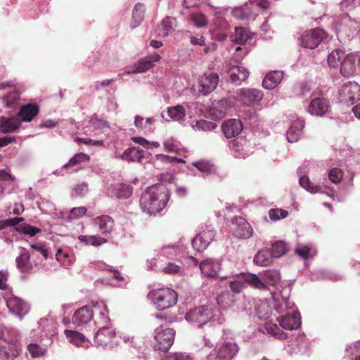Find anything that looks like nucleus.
<instances>
[{
  "mask_svg": "<svg viewBox=\"0 0 360 360\" xmlns=\"http://www.w3.org/2000/svg\"><path fill=\"white\" fill-rule=\"evenodd\" d=\"M20 345H0V360H14L19 354Z\"/></svg>",
  "mask_w": 360,
  "mask_h": 360,
  "instance_id": "obj_43",
  "label": "nucleus"
},
{
  "mask_svg": "<svg viewBox=\"0 0 360 360\" xmlns=\"http://www.w3.org/2000/svg\"><path fill=\"white\" fill-rule=\"evenodd\" d=\"M78 240L85 245H92L94 247H98L107 242L106 239L96 236L82 235L78 237Z\"/></svg>",
  "mask_w": 360,
  "mask_h": 360,
  "instance_id": "obj_56",
  "label": "nucleus"
},
{
  "mask_svg": "<svg viewBox=\"0 0 360 360\" xmlns=\"http://www.w3.org/2000/svg\"><path fill=\"white\" fill-rule=\"evenodd\" d=\"M272 314L271 307L266 302H262L256 307V315L259 319L266 320Z\"/></svg>",
  "mask_w": 360,
  "mask_h": 360,
  "instance_id": "obj_60",
  "label": "nucleus"
},
{
  "mask_svg": "<svg viewBox=\"0 0 360 360\" xmlns=\"http://www.w3.org/2000/svg\"><path fill=\"white\" fill-rule=\"evenodd\" d=\"M304 122L301 118L292 121L290 128L286 131V138L289 142L297 141L302 134Z\"/></svg>",
  "mask_w": 360,
  "mask_h": 360,
  "instance_id": "obj_32",
  "label": "nucleus"
},
{
  "mask_svg": "<svg viewBox=\"0 0 360 360\" xmlns=\"http://www.w3.org/2000/svg\"><path fill=\"white\" fill-rule=\"evenodd\" d=\"M342 278V276L334 272L320 269L311 274V279L312 281L330 279L332 281H339Z\"/></svg>",
  "mask_w": 360,
  "mask_h": 360,
  "instance_id": "obj_52",
  "label": "nucleus"
},
{
  "mask_svg": "<svg viewBox=\"0 0 360 360\" xmlns=\"http://www.w3.org/2000/svg\"><path fill=\"white\" fill-rule=\"evenodd\" d=\"M216 312L211 305H201L190 309L185 314V319L197 328H202L210 321L221 324L224 318L221 316L217 317Z\"/></svg>",
  "mask_w": 360,
  "mask_h": 360,
  "instance_id": "obj_4",
  "label": "nucleus"
},
{
  "mask_svg": "<svg viewBox=\"0 0 360 360\" xmlns=\"http://www.w3.org/2000/svg\"><path fill=\"white\" fill-rule=\"evenodd\" d=\"M189 20L191 21L198 28L204 27L207 25L206 17L202 13H191L189 15Z\"/></svg>",
  "mask_w": 360,
  "mask_h": 360,
  "instance_id": "obj_63",
  "label": "nucleus"
},
{
  "mask_svg": "<svg viewBox=\"0 0 360 360\" xmlns=\"http://www.w3.org/2000/svg\"><path fill=\"white\" fill-rule=\"evenodd\" d=\"M238 352L236 343L224 342L217 346L206 358L207 360H233Z\"/></svg>",
  "mask_w": 360,
  "mask_h": 360,
  "instance_id": "obj_10",
  "label": "nucleus"
},
{
  "mask_svg": "<svg viewBox=\"0 0 360 360\" xmlns=\"http://www.w3.org/2000/svg\"><path fill=\"white\" fill-rule=\"evenodd\" d=\"M132 192V187L123 183L111 185L108 191L109 195L122 199L129 198L131 195Z\"/></svg>",
  "mask_w": 360,
  "mask_h": 360,
  "instance_id": "obj_33",
  "label": "nucleus"
},
{
  "mask_svg": "<svg viewBox=\"0 0 360 360\" xmlns=\"http://www.w3.org/2000/svg\"><path fill=\"white\" fill-rule=\"evenodd\" d=\"M182 253L183 248L177 244L165 245L159 252L160 256L166 257L167 260L179 258Z\"/></svg>",
  "mask_w": 360,
  "mask_h": 360,
  "instance_id": "obj_41",
  "label": "nucleus"
},
{
  "mask_svg": "<svg viewBox=\"0 0 360 360\" xmlns=\"http://www.w3.org/2000/svg\"><path fill=\"white\" fill-rule=\"evenodd\" d=\"M285 349L290 354H304L309 350V343L304 334L299 333L288 341Z\"/></svg>",
  "mask_w": 360,
  "mask_h": 360,
  "instance_id": "obj_18",
  "label": "nucleus"
},
{
  "mask_svg": "<svg viewBox=\"0 0 360 360\" xmlns=\"http://www.w3.org/2000/svg\"><path fill=\"white\" fill-rule=\"evenodd\" d=\"M252 38L251 32L246 28L241 27H235V34L232 41L238 44H245Z\"/></svg>",
  "mask_w": 360,
  "mask_h": 360,
  "instance_id": "obj_51",
  "label": "nucleus"
},
{
  "mask_svg": "<svg viewBox=\"0 0 360 360\" xmlns=\"http://www.w3.org/2000/svg\"><path fill=\"white\" fill-rule=\"evenodd\" d=\"M115 335V329L112 326H101L94 335V342L98 347L112 348V339Z\"/></svg>",
  "mask_w": 360,
  "mask_h": 360,
  "instance_id": "obj_17",
  "label": "nucleus"
},
{
  "mask_svg": "<svg viewBox=\"0 0 360 360\" xmlns=\"http://www.w3.org/2000/svg\"><path fill=\"white\" fill-rule=\"evenodd\" d=\"M272 295L274 300V309L278 314L285 312L292 307V303L288 297L276 292H272Z\"/></svg>",
  "mask_w": 360,
  "mask_h": 360,
  "instance_id": "obj_42",
  "label": "nucleus"
},
{
  "mask_svg": "<svg viewBox=\"0 0 360 360\" xmlns=\"http://www.w3.org/2000/svg\"><path fill=\"white\" fill-rule=\"evenodd\" d=\"M155 308L160 311L170 308L176 304L178 296L176 292L168 288L158 289L149 292Z\"/></svg>",
  "mask_w": 360,
  "mask_h": 360,
  "instance_id": "obj_7",
  "label": "nucleus"
},
{
  "mask_svg": "<svg viewBox=\"0 0 360 360\" xmlns=\"http://www.w3.org/2000/svg\"><path fill=\"white\" fill-rule=\"evenodd\" d=\"M219 75L217 73H206L199 82V91L207 96L213 91L219 83Z\"/></svg>",
  "mask_w": 360,
  "mask_h": 360,
  "instance_id": "obj_23",
  "label": "nucleus"
},
{
  "mask_svg": "<svg viewBox=\"0 0 360 360\" xmlns=\"http://www.w3.org/2000/svg\"><path fill=\"white\" fill-rule=\"evenodd\" d=\"M340 41H350L359 32V22L347 13H344L340 19H338L333 25Z\"/></svg>",
  "mask_w": 360,
  "mask_h": 360,
  "instance_id": "obj_6",
  "label": "nucleus"
},
{
  "mask_svg": "<svg viewBox=\"0 0 360 360\" xmlns=\"http://www.w3.org/2000/svg\"><path fill=\"white\" fill-rule=\"evenodd\" d=\"M15 232H18L21 235H26L30 237H33L36 236L37 233L41 232V230L39 228L31 226L25 223L20 224L19 226L15 228Z\"/></svg>",
  "mask_w": 360,
  "mask_h": 360,
  "instance_id": "obj_55",
  "label": "nucleus"
},
{
  "mask_svg": "<svg viewBox=\"0 0 360 360\" xmlns=\"http://www.w3.org/2000/svg\"><path fill=\"white\" fill-rule=\"evenodd\" d=\"M146 6L141 3H137L132 11V22L131 27L136 28L138 27L144 18Z\"/></svg>",
  "mask_w": 360,
  "mask_h": 360,
  "instance_id": "obj_49",
  "label": "nucleus"
},
{
  "mask_svg": "<svg viewBox=\"0 0 360 360\" xmlns=\"http://www.w3.org/2000/svg\"><path fill=\"white\" fill-rule=\"evenodd\" d=\"M193 165L200 172L205 174L212 173L214 169V165L208 160L196 161L193 162Z\"/></svg>",
  "mask_w": 360,
  "mask_h": 360,
  "instance_id": "obj_62",
  "label": "nucleus"
},
{
  "mask_svg": "<svg viewBox=\"0 0 360 360\" xmlns=\"http://www.w3.org/2000/svg\"><path fill=\"white\" fill-rule=\"evenodd\" d=\"M236 101L237 99L236 98V94L233 96H229L217 101L218 108H221V110H219L221 112H219L218 117H224L226 110L233 108Z\"/></svg>",
  "mask_w": 360,
  "mask_h": 360,
  "instance_id": "obj_53",
  "label": "nucleus"
},
{
  "mask_svg": "<svg viewBox=\"0 0 360 360\" xmlns=\"http://www.w3.org/2000/svg\"><path fill=\"white\" fill-rule=\"evenodd\" d=\"M221 129L224 136L227 139H230L236 136L241 132L243 124L238 120L230 119L222 124Z\"/></svg>",
  "mask_w": 360,
  "mask_h": 360,
  "instance_id": "obj_28",
  "label": "nucleus"
},
{
  "mask_svg": "<svg viewBox=\"0 0 360 360\" xmlns=\"http://www.w3.org/2000/svg\"><path fill=\"white\" fill-rule=\"evenodd\" d=\"M273 260L272 254L268 250H262L257 252L254 257V263L257 266H266Z\"/></svg>",
  "mask_w": 360,
  "mask_h": 360,
  "instance_id": "obj_50",
  "label": "nucleus"
},
{
  "mask_svg": "<svg viewBox=\"0 0 360 360\" xmlns=\"http://www.w3.org/2000/svg\"><path fill=\"white\" fill-rule=\"evenodd\" d=\"M93 309L94 318L92 321L95 326L98 328L101 326H111L108 310L105 302H93Z\"/></svg>",
  "mask_w": 360,
  "mask_h": 360,
  "instance_id": "obj_16",
  "label": "nucleus"
},
{
  "mask_svg": "<svg viewBox=\"0 0 360 360\" xmlns=\"http://www.w3.org/2000/svg\"><path fill=\"white\" fill-rule=\"evenodd\" d=\"M221 264L218 260L207 259L200 262V268L202 274L207 277L217 276L219 272Z\"/></svg>",
  "mask_w": 360,
  "mask_h": 360,
  "instance_id": "obj_34",
  "label": "nucleus"
},
{
  "mask_svg": "<svg viewBox=\"0 0 360 360\" xmlns=\"http://www.w3.org/2000/svg\"><path fill=\"white\" fill-rule=\"evenodd\" d=\"M39 112V106L35 103H28L20 107L17 117L22 122H31Z\"/></svg>",
  "mask_w": 360,
  "mask_h": 360,
  "instance_id": "obj_30",
  "label": "nucleus"
},
{
  "mask_svg": "<svg viewBox=\"0 0 360 360\" xmlns=\"http://www.w3.org/2000/svg\"><path fill=\"white\" fill-rule=\"evenodd\" d=\"M288 250V245L283 241H276L272 244L270 252L273 257H280L285 255Z\"/></svg>",
  "mask_w": 360,
  "mask_h": 360,
  "instance_id": "obj_59",
  "label": "nucleus"
},
{
  "mask_svg": "<svg viewBox=\"0 0 360 360\" xmlns=\"http://www.w3.org/2000/svg\"><path fill=\"white\" fill-rule=\"evenodd\" d=\"M64 333L67 338L69 340L70 342L77 347H86L89 346V342L86 340V337L79 332L72 330H65Z\"/></svg>",
  "mask_w": 360,
  "mask_h": 360,
  "instance_id": "obj_45",
  "label": "nucleus"
},
{
  "mask_svg": "<svg viewBox=\"0 0 360 360\" xmlns=\"http://www.w3.org/2000/svg\"><path fill=\"white\" fill-rule=\"evenodd\" d=\"M215 238L214 229H205L197 234L192 240V246L198 252L204 251Z\"/></svg>",
  "mask_w": 360,
  "mask_h": 360,
  "instance_id": "obj_19",
  "label": "nucleus"
},
{
  "mask_svg": "<svg viewBox=\"0 0 360 360\" xmlns=\"http://www.w3.org/2000/svg\"><path fill=\"white\" fill-rule=\"evenodd\" d=\"M295 252L303 259L314 257L317 254L316 246L313 243H298Z\"/></svg>",
  "mask_w": 360,
  "mask_h": 360,
  "instance_id": "obj_44",
  "label": "nucleus"
},
{
  "mask_svg": "<svg viewBox=\"0 0 360 360\" xmlns=\"http://www.w3.org/2000/svg\"><path fill=\"white\" fill-rule=\"evenodd\" d=\"M236 299L233 293L229 290L221 292L217 297L218 305L222 309L227 310L231 308L235 303Z\"/></svg>",
  "mask_w": 360,
  "mask_h": 360,
  "instance_id": "obj_46",
  "label": "nucleus"
},
{
  "mask_svg": "<svg viewBox=\"0 0 360 360\" xmlns=\"http://www.w3.org/2000/svg\"><path fill=\"white\" fill-rule=\"evenodd\" d=\"M8 276V271H0V290H4L2 295L10 312L22 319L30 311V305L13 294L11 288L7 284Z\"/></svg>",
  "mask_w": 360,
  "mask_h": 360,
  "instance_id": "obj_2",
  "label": "nucleus"
},
{
  "mask_svg": "<svg viewBox=\"0 0 360 360\" xmlns=\"http://www.w3.org/2000/svg\"><path fill=\"white\" fill-rule=\"evenodd\" d=\"M20 334L18 330L12 327L0 325V339L6 345H20Z\"/></svg>",
  "mask_w": 360,
  "mask_h": 360,
  "instance_id": "obj_26",
  "label": "nucleus"
},
{
  "mask_svg": "<svg viewBox=\"0 0 360 360\" xmlns=\"http://www.w3.org/2000/svg\"><path fill=\"white\" fill-rule=\"evenodd\" d=\"M243 279L252 287L259 290H266L269 286H276L281 280V275L278 270L268 269L255 274H245L243 275Z\"/></svg>",
  "mask_w": 360,
  "mask_h": 360,
  "instance_id": "obj_5",
  "label": "nucleus"
},
{
  "mask_svg": "<svg viewBox=\"0 0 360 360\" xmlns=\"http://www.w3.org/2000/svg\"><path fill=\"white\" fill-rule=\"evenodd\" d=\"M304 169L299 168L297 170V174L300 176L299 178V184L301 187L305 189L307 191L315 194L318 193H321V188L319 186L314 185L309 179V176L304 174Z\"/></svg>",
  "mask_w": 360,
  "mask_h": 360,
  "instance_id": "obj_40",
  "label": "nucleus"
},
{
  "mask_svg": "<svg viewBox=\"0 0 360 360\" xmlns=\"http://www.w3.org/2000/svg\"><path fill=\"white\" fill-rule=\"evenodd\" d=\"M94 224L99 231L105 236H109L114 231V219L108 215H101L94 219Z\"/></svg>",
  "mask_w": 360,
  "mask_h": 360,
  "instance_id": "obj_31",
  "label": "nucleus"
},
{
  "mask_svg": "<svg viewBox=\"0 0 360 360\" xmlns=\"http://www.w3.org/2000/svg\"><path fill=\"white\" fill-rule=\"evenodd\" d=\"M327 37V33L321 28L317 27L306 31L300 37L301 45L305 48L314 49Z\"/></svg>",
  "mask_w": 360,
  "mask_h": 360,
  "instance_id": "obj_12",
  "label": "nucleus"
},
{
  "mask_svg": "<svg viewBox=\"0 0 360 360\" xmlns=\"http://www.w3.org/2000/svg\"><path fill=\"white\" fill-rule=\"evenodd\" d=\"M300 94L309 101L305 104L307 111L314 116L323 117L330 109L329 101L319 91H312L308 84L300 86Z\"/></svg>",
  "mask_w": 360,
  "mask_h": 360,
  "instance_id": "obj_3",
  "label": "nucleus"
},
{
  "mask_svg": "<svg viewBox=\"0 0 360 360\" xmlns=\"http://www.w3.org/2000/svg\"><path fill=\"white\" fill-rule=\"evenodd\" d=\"M263 97V92L257 89L243 88L236 91L237 101L248 107L259 104Z\"/></svg>",
  "mask_w": 360,
  "mask_h": 360,
  "instance_id": "obj_11",
  "label": "nucleus"
},
{
  "mask_svg": "<svg viewBox=\"0 0 360 360\" xmlns=\"http://www.w3.org/2000/svg\"><path fill=\"white\" fill-rule=\"evenodd\" d=\"M346 352L349 355L351 360H360V340L348 345Z\"/></svg>",
  "mask_w": 360,
  "mask_h": 360,
  "instance_id": "obj_64",
  "label": "nucleus"
},
{
  "mask_svg": "<svg viewBox=\"0 0 360 360\" xmlns=\"http://www.w3.org/2000/svg\"><path fill=\"white\" fill-rule=\"evenodd\" d=\"M227 71L231 82L237 84H240L249 76L248 70L239 65H233L227 68Z\"/></svg>",
  "mask_w": 360,
  "mask_h": 360,
  "instance_id": "obj_37",
  "label": "nucleus"
},
{
  "mask_svg": "<svg viewBox=\"0 0 360 360\" xmlns=\"http://www.w3.org/2000/svg\"><path fill=\"white\" fill-rule=\"evenodd\" d=\"M161 271L169 275L181 276L184 273L183 262L181 258H176L174 261L168 260L165 265L161 266Z\"/></svg>",
  "mask_w": 360,
  "mask_h": 360,
  "instance_id": "obj_35",
  "label": "nucleus"
},
{
  "mask_svg": "<svg viewBox=\"0 0 360 360\" xmlns=\"http://www.w3.org/2000/svg\"><path fill=\"white\" fill-rule=\"evenodd\" d=\"M160 56L158 53H154L138 60L134 64V68H127L122 73H119L118 77H122L124 75H132L136 73L145 72L152 68L154 65V63L159 61Z\"/></svg>",
  "mask_w": 360,
  "mask_h": 360,
  "instance_id": "obj_14",
  "label": "nucleus"
},
{
  "mask_svg": "<svg viewBox=\"0 0 360 360\" xmlns=\"http://www.w3.org/2000/svg\"><path fill=\"white\" fill-rule=\"evenodd\" d=\"M283 77V71H272L267 73L262 81V86L266 89H274L281 82Z\"/></svg>",
  "mask_w": 360,
  "mask_h": 360,
  "instance_id": "obj_39",
  "label": "nucleus"
},
{
  "mask_svg": "<svg viewBox=\"0 0 360 360\" xmlns=\"http://www.w3.org/2000/svg\"><path fill=\"white\" fill-rule=\"evenodd\" d=\"M230 229L233 236L240 240L250 238L253 233L251 225L246 219L241 217L233 218Z\"/></svg>",
  "mask_w": 360,
  "mask_h": 360,
  "instance_id": "obj_13",
  "label": "nucleus"
},
{
  "mask_svg": "<svg viewBox=\"0 0 360 360\" xmlns=\"http://www.w3.org/2000/svg\"><path fill=\"white\" fill-rule=\"evenodd\" d=\"M265 331L270 335L274 336L279 340H284L287 338L286 334L281 330L278 326L270 322H267L264 325Z\"/></svg>",
  "mask_w": 360,
  "mask_h": 360,
  "instance_id": "obj_57",
  "label": "nucleus"
},
{
  "mask_svg": "<svg viewBox=\"0 0 360 360\" xmlns=\"http://www.w3.org/2000/svg\"><path fill=\"white\" fill-rule=\"evenodd\" d=\"M229 148L237 158H245L253 153L252 143L244 138H238L229 142Z\"/></svg>",
  "mask_w": 360,
  "mask_h": 360,
  "instance_id": "obj_15",
  "label": "nucleus"
},
{
  "mask_svg": "<svg viewBox=\"0 0 360 360\" xmlns=\"http://www.w3.org/2000/svg\"><path fill=\"white\" fill-rule=\"evenodd\" d=\"M280 326L285 330H295L301 326V316L297 311H292L283 316L276 317Z\"/></svg>",
  "mask_w": 360,
  "mask_h": 360,
  "instance_id": "obj_22",
  "label": "nucleus"
},
{
  "mask_svg": "<svg viewBox=\"0 0 360 360\" xmlns=\"http://www.w3.org/2000/svg\"><path fill=\"white\" fill-rule=\"evenodd\" d=\"M20 120L17 116L0 117V131L4 134L12 133L20 127Z\"/></svg>",
  "mask_w": 360,
  "mask_h": 360,
  "instance_id": "obj_29",
  "label": "nucleus"
},
{
  "mask_svg": "<svg viewBox=\"0 0 360 360\" xmlns=\"http://www.w3.org/2000/svg\"><path fill=\"white\" fill-rule=\"evenodd\" d=\"M20 254L15 259L17 267L21 272H27L32 268L30 262V253L22 247L20 248Z\"/></svg>",
  "mask_w": 360,
  "mask_h": 360,
  "instance_id": "obj_38",
  "label": "nucleus"
},
{
  "mask_svg": "<svg viewBox=\"0 0 360 360\" xmlns=\"http://www.w3.org/2000/svg\"><path fill=\"white\" fill-rule=\"evenodd\" d=\"M11 89L9 92L3 96V102L8 108H14L20 99V91L17 90L11 82L0 83V89Z\"/></svg>",
  "mask_w": 360,
  "mask_h": 360,
  "instance_id": "obj_25",
  "label": "nucleus"
},
{
  "mask_svg": "<svg viewBox=\"0 0 360 360\" xmlns=\"http://www.w3.org/2000/svg\"><path fill=\"white\" fill-rule=\"evenodd\" d=\"M213 13V24L219 32H228L230 30V25L228 21L224 18L225 14L229 8L226 7H214L210 6Z\"/></svg>",
  "mask_w": 360,
  "mask_h": 360,
  "instance_id": "obj_24",
  "label": "nucleus"
},
{
  "mask_svg": "<svg viewBox=\"0 0 360 360\" xmlns=\"http://www.w3.org/2000/svg\"><path fill=\"white\" fill-rule=\"evenodd\" d=\"M144 151L136 147H131L126 149L124 152L120 153V152L115 153V157L120 158L122 160L127 162H141L143 158Z\"/></svg>",
  "mask_w": 360,
  "mask_h": 360,
  "instance_id": "obj_27",
  "label": "nucleus"
},
{
  "mask_svg": "<svg viewBox=\"0 0 360 360\" xmlns=\"http://www.w3.org/2000/svg\"><path fill=\"white\" fill-rule=\"evenodd\" d=\"M186 106L187 105H176L167 108V115L173 121H184L186 117Z\"/></svg>",
  "mask_w": 360,
  "mask_h": 360,
  "instance_id": "obj_47",
  "label": "nucleus"
},
{
  "mask_svg": "<svg viewBox=\"0 0 360 360\" xmlns=\"http://www.w3.org/2000/svg\"><path fill=\"white\" fill-rule=\"evenodd\" d=\"M29 354L33 359L44 358L47 355L48 348L46 345L30 343L27 347Z\"/></svg>",
  "mask_w": 360,
  "mask_h": 360,
  "instance_id": "obj_48",
  "label": "nucleus"
},
{
  "mask_svg": "<svg viewBox=\"0 0 360 360\" xmlns=\"http://www.w3.org/2000/svg\"><path fill=\"white\" fill-rule=\"evenodd\" d=\"M217 126V124L214 122L205 120H200L196 121L195 124L192 125V127L195 131L206 132L215 129Z\"/></svg>",
  "mask_w": 360,
  "mask_h": 360,
  "instance_id": "obj_58",
  "label": "nucleus"
},
{
  "mask_svg": "<svg viewBox=\"0 0 360 360\" xmlns=\"http://www.w3.org/2000/svg\"><path fill=\"white\" fill-rule=\"evenodd\" d=\"M176 26V21L174 18L166 17L157 26L155 32L158 36L165 37L174 31Z\"/></svg>",
  "mask_w": 360,
  "mask_h": 360,
  "instance_id": "obj_36",
  "label": "nucleus"
},
{
  "mask_svg": "<svg viewBox=\"0 0 360 360\" xmlns=\"http://www.w3.org/2000/svg\"><path fill=\"white\" fill-rule=\"evenodd\" d=\"M340 102L352 105L360 100V85L356 82L342 84L338 91Z\"/></svg>",
  "mask_w": 360,
  "mask_h": 360,
  "instance_id": "obj_9",
  "label": "nucleus"
},
{
  "mask_svg": "<svg viewBox=\"0 0 360 360\" xmlns=\"http://www.w3.org/2000/svg\"><path fill=\"white\" fill-rule=\"evenodd\" d=\"M94 318L93 303L78 309L73 315L72 323L76 327H83L90 323Z\"/></svg>",
  "mask_w": 360,
  "mask_h": 360,
  "instance_id": "obj_20",
  "label": "nucleus"
},
{
  "mask_svg": "<svg viewBox=\"0 0 360 360\" xmlns=\"http://www.w3.org/2000/svg\"><path fill=\"white\" fill-rule=\"evenodd\" d=\"M345 52L340 49H335L328 56V64L330 68H338L343 60Z\"/></svg>",
  "mask_w": 360,
  "mask_h": 360,
  "instance_id": "obj_54",
  "label": "nucleus"
},
{
  "mask_svg": "<svg viewBox=\"0 0 360 360\" xmlns=\"http://www.w3.org/2000/svg\"><path fill=\"white\" fill-rule=\"evenodd\" d=\"M175 330L160 326L154 332V348L162 352L167 351L174 343Z\"/></svg>",
  "mask_w": 360,
  "mask_h": 360,
  "instance_id": "obj_8",
  "label": "nucleus"
},
{
  "mask_svg": "<svg viewBox=\"0 0 360 360\" xmlns=\"http://www.w3.org/2000/svg\"><path fill=\"white\" fill-rule=\"evenodd\" d=\"M89 158L87 155L83 153L75 154L68 163L63 165L64 168L72 167L75 166L79 167L80 163L87 162Z\"/></svg>",
  "mask_w": 360,
  "mask_h": 360,
  "instance_id": "obj_61",
  "label": "nucleus"
},
{
  "mask_svg": "<svg viewBox=\"0 0 360 360\" xmlns=\"http://www.w3.org/2000/svg\"><path fill=\"white\" fill-rule=\"evenodd\" d=\"M358 60L357 53L345 54L340 66L341 75L345 77L353 75L358 68Z\"/></svg>",
  "mask_w": 360,
  "mask_h": 360,
  "instance_id": "obj_21",
  "label": "nucleus"
},
{
  "mask_svg": "<svg viewBox=\"0 0 360 360\" xmlns=\"http://www.w3.org/2000/svg\"><path fill=\"white\" fill-rule=\"evenodd\" d=\"M169 193L165 185L155 184L148 187L140 198V207L143 212L155 215L167 205Z\"/></svg>",
  "mask_w": 360,
  "mask_h": 360,
  "instance_id": "obj_1",
  "label": "nucleus"
}]
</instances>
